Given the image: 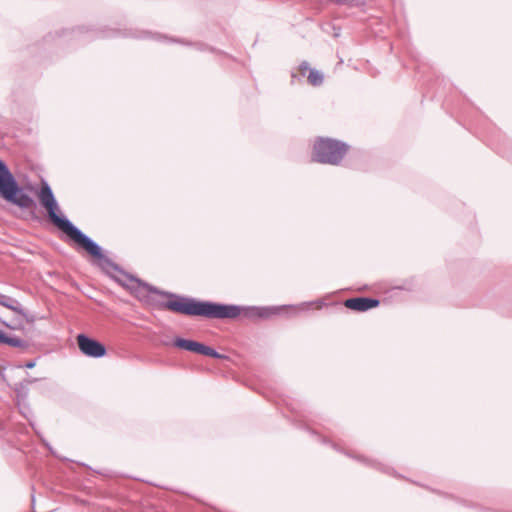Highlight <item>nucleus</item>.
Listing matches in <instances>:
<instances>
[{
  "label": "nucleus",
  "mask_w": 512,
  "mask_h": 512,
  "mask_svg": "<svg viewBox=\"0 0 512 512\" xmlns=\"http://www.w3.org/2000/svg\"><path fill=\"white\" fill-rule=\"evenodd\" d=\"M130 281L133 283L130 288L139 300L156 305L161 309L208 319H235L242 311L238 305L197 301L171 292L160 291L133 277L130 278Z\"/></svg>",
  "instance_id": "nucleus-1"
},
{
  "label": "nucleus",
  "mask_w": 512,
  "mask_h": 512,
  "mask_svg": "<svg viewBox=\"0 0 512 512\" xmlns=\"http://www.w3.org/2000/svg\"><path fill=\"white\" fill-rule=\"evenodd\" d=\"M41 205L47 210L51 222L67 234L72 240L81 245L90 255L102 259V248L90 237L77 228L69 219L59 215L60 209L53 191L47 182H44L38 194Z\"/></svg>",
  "instance_id": "nucleus-2"
},
{
  "label": "nucleus",
  "mask_w": 512,
  "mask_h": 512,
  "mask_svg": "<svg viewBox=\"0 0 512 512\" xmlns=\"http://www.w3.org/2000/svg\"><path fill=\"white\" fill-rule=\"evenodd\" d=\"M0 195L8 202L29 209L35 205L34 200L19 187L7 165L0 164Z\"/></svg>",
  "instance_id": "nucleus-3"
},
{
  "label": "nucleus",
  "mask_w": 512,
  "mask_h": 512,
  "mask_svg": "<svg viewBox=\"0 0 512 512\" xmlns=\"http://www.w3.org/2000/svg\"><path fill=\"white\" fill-rule=\"evenodd\" d=\"M348 146L340 141L326 138L314 144L313 160L319 163L337 165L347 153Z\"/></svg>",
  "instance_id": "nucleus-4"
},
{
  "label": "nucleus",
  "mask_w": 512,
  "mask_h": 512,
  "mask_svg": "<svg viewBox=\"0 0 512 512\" xmlns=\"http://www.w3.org/2000/svg\"><path fill=\"white\" fill-rule=\"evenodd\" d=\"M77 344L79 350L88 357L101 358L106 355V347L101 342L88 337L85 334H79L77 336Z\"/></svg>",
  "instance_id": "nucleus-5"
},
{
  "label": "nucleus",
  "mask_w": 512,
  "mask_h": 512,
  "mask_svg": "<svg viewBox=\"0 0 512 512\" xmlns=\"http://www.w3.org/2000/svg\"><path fill=\"white\" fill-rule=\"evenodd\" d=\"M0 305L17 313L22 318H24L28 323H33L35 321V317L33 315L28 314L21 305V303L12 297L0 293Z\"/></svg>",
  "instance_id": "nucleus-6"
},
{
  "label": "nucleus",
  "mask_w": 512,
  "mask_h": 512,
  "mask_svg": "<svg viewBox=\"0 0 512 512\" xmlns=\"http://www.w3.org/2000/svg\"><path fill=\"white\" fill-rule=\"evenodd\" d=\"M379 300L374 298L356 297L345 300L344 305L348 309L356 311H367L379 305Z\"/></svg>",
  "instance_id": "nucleus-7"
},
{
  "label": "nucleus",
  "mask_w": 512,
  "mask_h": 512,
  "mask_svg": "<svg viewBox=\"0 0 512 512\" xmlns=\"http://www.w3.org/2000/svg\"><path fill=\"white\" fill-rule=\"evenodd\" d=\"M273 312L269 308H248L245 310V316L248 318H268Z\"/></svg>",
  "instance_id": "nucleus-8"
},
{
  "label": "nucleus",
  "mask_w": 512,
  "mask_h": 512,
  "mask_svg": "<svg viewBox=\"0 0 512 512\" xmlns=\"http://www.w3.org/2000/svg\"><path fill=\"white\" fill-rule=\"evenodd\" d=\"M2 344H5V345L11 346V347H15V348H21V349H27L29 347V344L27 341H25L19 337L8 336L6 334H5Z\"/></svg>",
  "instance_id": "nucleus-9"
},
{
  "label": "nucleus",
  "mask_w": 512,
  "mask_h": 512,
  "mask_svg": "<svg viewBox=\"0 0 512 512\" xmlns=\"http://www.w3.org/2000/svg\"><path fill=\"white\" fill-rule=\"evenodd\" d=\"M308 81L313 86H319L323 83V74L315 69H310Z\"/></svg>",
  "instance_id": "nucleus-10"
},
{
  "label": "nucleus",
  "mask_w": 512,
  "mask_h": 512,
  "mask_svg": "<svg viewBox=\"0 0 512 512\" xmlns=\"http://www.w3.org/2000/svg\"><path fill=\"white\" fill-rule=\"evenodd\" d=\"M195 342L196 341H193V340H188V339H183V338H176L175 341H174V345L176 347H178V348H181V349H184V350L192 352V350L194 348V345H195Z\"/></svg>",
  "instance_id": "nucleus-11"
},
{
  "label": "nucleus",
  "mask_w": 512,
  "mask_h": 512,
  "mask_svg": "<svg viewBox=\"0 0 512 512\" xmlns=\"http://www.w3.org/2000/svg\"><path fill=\"white\" fill-rule=\"evenodd\" d=\"M207 347H208L207 345L196 341L192 352H195V353H198L201 355H205Z\"/></svg>",
  "instance_id": "nucleus-12"
},
{
  "label": "nucleus",
  "mask_w": 512,
  "mask_h": 512,
  "mask_svg": "<svg viewBox=\"0 0 512 512\" xmlns=\"http://www.w3.org/2000/svg\"><path fill=\"white\" fill-rule=\"evenodd\" d=\"M205 356H209V357L216 358V359L224 358L223 355H221L220 353H218L216 350H214L213 348H211L209 346L207 347Z\"/></svg>",
  "instance_id": "nucleus-13"
},
{
  "label": "nucleus",
  "mask_w": 512,
  "mask_h": 512,
  "mask_svg": "<svg viewBox=\"0 0 512 512\" xmlns=\"http://www.w3.org/2000/svg\"><path fill=\"white\" fill-rule=\"evenodd\" d=\"M2 324L5 325L6 327L10 328V329H13V330H21L23 329V325L22 324H15V325H11L5 321H2Z\"/></svg>",
  "instance_id": "nucleus-14"
},
{
  "label": "nucleus",
  "mask_w": 512,
  "mask_h": 512,
  "mask_svg": "<svg viewBox=\"0 0 512 512\" xmlns=\"http://www.w3.org/2000/svg\"><path fill=\"white\" fill-rule=\"evenodd\" d=\"M300 70H301V72H302L303 74H305V72H306L307 70H309V71H310L308 63H307V62H303V63H301V64H300Z\"/></svg>",
  "instance_id": "nucleus-15"
},
{
  "label": "nucleus",
  "mask_w": 512,
  "mask_h": 512,
  "mask_svg": "<svg viewBox=\"0 0 512 512\" xmlns=\"http://www.w3.org/2000/svg\"><path fill=\"white\" fill-rule=\"evenodd\" d=\"M35 366V362L34 361H30L28 363L25 364V367L28 368V369H31Z\"/></svg>",
  "instance_id": "nucleus-16"
},
{
  "label": "nucleus",
  "mask_w": 512,
  "mask_h": 512,
  "mask_svg": "<svg viewBox=\"0 0 512 512\" xmlns=\"http://www.w3.org/2000/svg\"><path fill=\"white\" fill-rule=\"evenodd\" d=\"M4 337H5V333H3L2 331H0V344H2L3 340H4Z\"/></svg>",
  "instance_id": "nucleus-17"
},
{
  "label": "nucleus",
  "mask_w": 512,
  "mask_h": 512,
  "mask_svg": "<svg viewBox=\"0 0 512 512\" xmlns=\"http://www.w3.org/2000/svg\"><path fill=\"white\" fill-rule=\"evenodd\" d=\"M0 164H4V162L2 160H0Z\"/></svg>",
  "instance_id": "nucleus-18"
}]
</instances>
